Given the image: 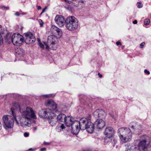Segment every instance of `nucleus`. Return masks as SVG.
Masks as SVG:
<instances>
[{"label":"nucleus","mask_w":151,"mask_h":151,"mask_svg":"<svg viewBox=\"0 0 151 151\" xmlns=\"http://www.w3.org/2000/svg\"><path fill=\"white\" fill-rule=\"evenodd\" d=\"M24 35L25 37V39L24 41L26 43H32L35 41V36L32 33L29 32L24 33Z\"/></svg>","instance_id":"9b49d317"},{"label":"nucleus","mask_w":151,"mask_h":151,"mask_svg":"<svg viewBox=\"0 0 151 151\" xmlns=\"http://www.w3.org/2000/svg\"><path fill=\"white\" fill-rule=\"evenodd\" d=\"M129 127L137 131L141 130V126L136 122H133L130 123Z\"/></svg>","instance_id":"dca6fc26"},{"label":"nucleus","mask_w":151,"mask_h":151,"mask_svg":"<svg viewBox=\"0 0 151 151\" xmlns=\"http://www.w3.org/2000/svg\"><path fill=\"white\" fill-rule=\"evenodd\" d=\"M56 41V40H55L54 43H52V42H50V43H49L48 42V38H47V42L44 43V44L46 45V49L48 50L49 49L50 47H51L52 49V50H56L57 48Z\"/></svg>","instance_id":"f3484780"},{"label":"nucleus","mask_w":151,"mask_h":151,"mask_svg":"<svg viewBox=\"0 0 151 151\" xmlns=\"http://www.w3.org/2000/svg\"><path fill=\"white\" fill-rule=\"evenodd\" d=\"M145 42H143L140 44V48H143L144 46L145 45Z\"/></svg>","instance_id":"cd10ccee"},{"label":"nucleus","mask_w":151,"mask_h":151,"mask_svg":"<svg viewBox=\"0 0 151 151\" xmlns=\"http://www.w3.org/2000/svg\"><path fill=\"white\" fill-rule=\"evenodd\" d=\"M41 9V7L40 6H38L37 9L38 10H39L40 9Z\"/></svg>","instance_id":"79ce46f5"},{"label":"nucleus","mask_w":151,"mask_h":151,"mask_svg":"<svg viewBox=\"0 0 151 151\" xmlns=\"http://www.w3.org/2000/svg\"><path fill=\"white\" fill-rule=\"evenodd\" d=\"M43 96L45 97L48 98L50 96H51L52 94H50L44 95H43Z\"/></svg>","instance_id":"7c9ffc66"},{"label":"nucleus","mask_w":151,"mask_h":151,"mask_svg":"<svg viewBox=\"0 0 151 151\" xmlns=\"http://www.w3.org/2000/svg\"><path fill=\"white\" fill-rule=\"evenodd\" d=\"M15 52L16 55L17 57H23L24 56L23 50L22 48H17Z\"/></svg>","instance_id":"6ab92c4d"},{"label":"nucleus","mask_w":151,"mask_h":151,"mask_svg":"<svg viewBox=\"0 0 151 151\" xmlns=\"http://www.w3.org/2000/svg\"><path fill=\"white\" fill-rule=\"evenodd\" d=\"M93 115L95 118H104L106 116V114L104 111L101 109H98L93 113Z\"/></svg>","instance_id":"f8f14e48"},{"label":"nucleus","mask_w":151,"mask_h":151,"mask_svg":"<svg viewBox=\"0 0 151 151\" xmlns=\"http://www.w3.org/2000/svg\"><path fill=\"white\" fill-rule=\"evenodd\" d=\"M114 133V129L111 127H107L104 132V134L108 138L112 137Z\"/></svg>","instance_id":"4468645a"},{"label":"nucleus","mask_w":151,"mask_h":151,"mask_svg":"<svg viewBox=\"0 0 151 151\" xmlns=\"http://www.w3.org/2000/svg\"><path fill=\"white\" fill-rule=\"evenodd\" d=\"M118 134L123 143H126L130 141L132 137V133L128 128L122 127L119 128L117 130Z\"/></svg>","instance_id":"20e7f679"},{"label":"nucleus","mask_w":151,"mask_h":151,"mask_svg":"<svg viewBox=\"0 0 151 151\" xmlns=\"http://www.w3.org/2000/svg\"><path fill=\"white\" fill-rule=\"evenodd\" d=\"M3 43V40L2 35L0 34V45H1Z\"/></svg>","instance_id":"bb28decb"},{"label":"nucleus","mask_w":151,"mask_h":151,"mask_svg":"<svg viewBox=\"0 0 151 151\" xmlns=\"http://www.w3.org/2000/svg\"><path fill=\"white\" fill-rule=\"evenodd\" d=\"M15 15H16L17 16H18L20 14L19 12H17L15 13Z\"/></svg>","instance_id":"58836bf2"},{"label":"nucleus","mask_w":151,"mask_h":151,"mask_svg":"<svg viewBox=\"0 0 151 151\" xmlns=\"http://www.w3.org/2000/svg\"><path fill=\"white\" fill-rule=\"evenodd\" d=\"M85 1L83 0H79V4L82 3V4H84Z\"/></svg>","instance_id":"2f4dec72"},{"label":"nucleus","mask_w":151,"mask_h":151,"mask_svg":"<svg viewBox=\"0 0 151 151\" xmlns=\"http://www.w3.org/2000/svg\"><path fill=\"white\" fill-rule=\"evenodd\" d=\"M43 12H42L41 13V14H42V13H43Z\"/></svg>","instance_id":"8fccbe9b"},{"label":"nucleus","mask_w":151,"mask_h":151,"mask_svg":"<svg viewBox=\"0 0 151 151\" xmlns=\"http://www.w3.org/2000/svg\"><path fill=\"white\" fill-rule=\"evenodd\" d=\"M79 25L78 19L74 16L68 17L65 19V27L69 31H73L77 30Z\"/></svg>","instance_id":"0eeeda50"},{"label":"nucleus","mask_w":151,"mask_h":151,"mask_svg":"<svg viewBox=\"0 0 151 151\" xmlns=\"http://www.w3.org/2000/svg\"><path fill=\"white\" fill-rule=\"evenodd\" d=\"M12 36L11 34L10 33H7L5 37V39L6 42H10L11 41Z\"/></svg>","instance_id":"412c9836"},{"label":"nucleus","mask_w":151,"mask_h":151,"mask_svg":"<svg viewBox=\"0 0 151 151\" xmlns=\"http://www.w3.org/2000/svg\"><path fill=\"white\" fill-rule=\"evenodd\" d=\"M29 133L27 132H25L24 134V136L25 137H28L29 136Z\"/></svg>","instance_id":"c85d7f7f"},{"label":"nucleus","mask_w":151,"mask_h":151,"mask_svg":"<svg viewBox=\"0 0 151 151\" xmlns=\"http://www.w3.org/2000/svg\"><path fill=\"white\" fill-rule=\"evenodd\" d=\"M46 150V148L45 147H44L41 148L40 150V151H45Z\"/></svg>","instance_id":"f704fd0d"},{"label":"nucleus","mask_w":151,"mask_h":151,"mask_svg":"<svg viewBox=\"0 0 151 151\" xmlns=\"http://www.w3.org/2000/svg\"><path fill=\"white\" fill-rule=\"evenodd\" d=\"M15 103H14L13 106L11 108L12 116L9 115H4L2 117L3 126L6 129L12 128L14 126V121H16L17 124L19 123L14 113V110H16L14 106V104Z\"/></svg>","instance_id":"7ed1b4c3"},{"label":"nucleus","mask_w":151,"mask_h":151,"mask_svg":"<svg viewBox=\"0 0 151 151\" xmlns=\"http://www.w3.org/2000/svg\"><path fill=\"white\" fill-rule=\"evenodd\" d=\"M66 2H68L69 1L68 0H64Z\"/></svg>","instance_id":"49530a36"},{"label":"nucleus","mask_w":151,"mask_h":151,"mask_svg":"<svg viewBox=\"0 0 151 151\" xmlns=\"http://www.w3.org/2000/svg\"><path fill=\"white\" fill-rule=\"evenodd\" d=\"M16 110L19 111L21 114V118L19 119L21 126L23 127H30L31 125L30 119L32 118L36 119L37 117L32 109L29 107H27L25 110H23L22 106L16 102L14 104Z\"/></svg>","instance_id":"f257e3e1"},{"label":"nucleus","mask_w":151,"mask_h":151,"mask_svg":"<svg viewBox=\"0 0 151 151\" xmlns=\"http://www.w3.org/2000/svg\"><path fill=\"white\" fill-rule=\"evenodd\" d=\"M151 139L150 137L146 135L141 137L138 147L133 146L132 151H145L147 145L150 143Z\"/></svg>","instance_id":"423d86ee"},{"label":"nucleus","mask_w":151,"mask_h":151,"mask_svg":"<svg viewBox=\"0 0 151 151\" xmlns=\"http://www.w3.org/2000/svg\"><path fill=\"white\" fill-rule=\"evenodd\" d=\"M114 143H113V144L114 145L117 142V140L116 139H114Z\"/></svg>","instance_id":"4c0bfd02"},{"label":"nucleus","mask_w":151,"mask_h":151,"mask_svg":"<svg viewBox=\"0 0 151 151\" xmlns=\"http://www.w3.org/2000/svg\"><path fill=\"white\" fill-rule=\"evenodd\" d=\"M94 125L97 128L101 129L103 128L105 125L104 121L102 119H98L94 122Z\"/></svg>","instance_id":"2eb2a0df"},{"label":"nucleus","mask_w":151,"mask_h":151,"mask_svg":"<svg viewBox=\"0 0 151 151\" xmlns=\"http://www.w3.org/2000/svg\"><path fill=\"white\" fill-rule=\"evenodd\" d=\"M73 118L71 116H66L64 123L67 127L71 126L72 132L73 134H76L78 133L80 129L81 128L80 122V121L77 120L73 121Z\"/></svg>","instance_id":"39448f33"},{"label":"nucleus","mask_w":151,"mask_h":151,"mask_svg":"<svg viewBox=\"0 0 151 151\" xmlns=\"http://www.w3.org/2000/svg\"><path fill=\"white\" fill-rule=\"evenodd\" d=\"M65 128L63 123H60L56 127V130L58 132L62 131L63 129Z\"/></svg>","instance_id":"aec40b11"},{"label":"nucleus","mask_w":151,"mask_h":151,"mask_svg":"<svg viewBox=\"0 0 151 151\" xmlns=\"http://www.w3.org/2000/svg\"><path fill=\"white\" fill-rule=\"evenodd\" d=\"M36 149H32V148H30L29 149V150H33V151H34Z\"/></svg>","instance_id":"37998d69"},{"label":"nucleus","mask_w":151,"mask_h":151,"mask_svg":"<svg viewBox=\"0 0 151 151\" xmlns=\"http://www.w3.org/2000/svg\"><path fill=\"white\" fill-rule=\"evenodd\" d=\"M66 116L65 115L63 114H60L56 117L57 121L59 123H63L65 121Z\"/></svg>","instance_id":"a211bd4d"},{"label":"nucleus","mask_w":151,"mask_h":151,"mask_svg":"<svg viewBox=\"0 0 151 151\" xmlns=\"http://www.w3.org/2000/svg\"><path fill=\"white\" fill-rule=\"evenodd\" d=\"M45 8L44 9L42 10V12H44L45 11Z\"/></svg>","instance_id":"c03bdc74"},{"label":"nucleus","mask_w":151,"mask_h":151,"mask_svg":"<svg viewBox=\"0 0 151 151\" xmlns=\"http://www.w3.org/2000/svg\"><path fill=\"white\" fill-rule=\"evenodd\" d=\"M150 23V20L148 19H146L144 20V23L146 25H148Z\"/></svg>","instance_id":"b1692460"},{"label":"nucleus","mask_w":151,"mask_h":151,"mask_svg":"<svg viewBox=\"0 0 151 151\" xmlns=\"http://www.w3.org/2000/svg\"><path fill=\"white\" fill-rule=\"evenodd\" d=\"M137 4H138L137 7L138 8H142L143 7V5L142 4V2L141 1L138 2Z\"/></svg>","instance_id":"a878e982"},{"label":"nucleus","mask_w":151,"mask_h":151,"mask_svg":"<svg viewBox=\"0 0 151 151\" xmlns=\"http://www.w3.org/2000/svg\"><path fill=\"white\" fill-rule=\"evenodd\" d=\"M133 23L134 24H136L137 23V20H135L133 21Z\"/></svg>","instance_id":"ea45409f"},{"label":"nucleus","mask_w":151,"mask_h":151,"mask_svg":"<svg viewBox=\"0 0 151 151\" xmlns=\"http://www.w3.org/2000/svg\"><path fill=\"white\" fill-rule=\"evenodd\" d=\"M30 19H34L33 18H30Z\"/></svg>","instance_id":"de8ad7c7"},{"label":"nucleus","mask_w":151,"mask_h":151,"mask_svg":"<svg viewBox=\"0 0 151 151\" xmlns=\"http://www.w3.org/2000/svg\"><path fill=\"white\" fill-rule=\"evenodd\" d=\"M51 31L53 35L48 36V42L54 43L57 39L60 38L62 36V32L60 29L55 25L52 26Z\"/></svg>","instance_id":"6e6552de"},{"label":"nucleus","mask_w":151,"mask_h":151,"mask_svg":"<svg viewBox=\"0 0 151 151\" xmlns=\"http://www.w3.org/2000/svg\"><path fill=\"white\" fill-rule=\"evenodd\" d=\"M11 41L15 45L20 46L24 42L23 37L19 33H14L12 36Z\"/></svg>","instance_id":"9d476101"},{"label":"nucleus","mask_w":151,"mask_h":151,"mask_svg":"<svg viewBox=\"0 0 151 151\" xmlns=\"http://www.w3.org/2000/svg\"><path fill=\"white\" fill-rule=\"evenodd\" d=\"M144 72L147 75H149L150 74V72L149 71H148L147 70L145 69L144 70Z\"/></svg>","instance_id":"473e14b6"},{"label":"nucleus","mask_w":151,"mask_h":151,"mask_svg":"<svg viewBox=\"0 0 151 151\" xmlns=\"http://www.w3.org/2000/svg\"><path fill=\"white\" fill-rule=\"evenodd\" d=\"M55 20L56 24L60 27L63 26L65 23V20L64 17L61 15L56 16Z\"/></svg>","instance_id":"ddd939ff"},{"label":"nucleus","mask_w":151,"mask_h":151,"mask_svg":"<svg viewBox=\"0 0 151 151\" xmlns=\"http://www.w3.org/2000/svg\"><path fill=\"white\" fill-rule=\"evenodd\" d=\"M38 41H39V45L40 47L42 49H43L44 48V45L41 42H40V40H39V39H38Z\"/></svg>","instance_id":"393cba45"},{"label":"nucleus","mask_w":151,"mask_h":151,"mask_svg":"<svg viewBox=\"0 0 151 151\" xmlns=\"http://www.w3.org/2000/svg\"><path fill=\"white\" fill-rule=\"evenodd\" d=\"M125 151H131V150H132L133 148V146L132 145L129 144H127L125 145Z\"/></svg>","instance_id":"4be33fe9"},{"label":"nucleus","mask_w":151,"mask_h":151,"mask_svg":"<svg viewBox=\"0 0 151 151\" xmlns=\"http://www.w3.org/2000/svg\"><path fill=\"white\" fill-rule=\"evenodd\" d=\"M37 129V127H35L33 128V130L34 132L36 131Z\"/></svg>","instance_id":"e433bc0d"},{"label":"nucleus","mask_w":151,"mask_h":151,"mask_svg":"<svg viewBox=\"0 0 151 151\" xmlns=\"http://www.w3.org/2000/svg\"><path fill=\"white\" fill-rule=\"evenodd\" d=\"M39 22L40 23L41 26H42L43 24V23L42 22V20L41 19H40L39 20Z\"/></svg>","instance_id":"c756f323"},{"label":"nucleus","mask_w":151,"mask_h":151,"mask_svg":"<svg viewBox=\"0 0 151 151\" xmlns=\"http://www.w3.org/2000/svg\"><path fill=\"white\" fill-rule=\"evenodd\" d=\"M116 44L117 45H121L122 44L120 42L118 41L116 42Z\"/></svg>","instance_id":"c9c22d12"},{"label":"nucleus","mask_w":151,"mask_h":151,"mask_svg":"<svg viewBox=\"0 0 151 151\" xmlns=\"http://www.w3.org/2000/svg\"><path fill=\"white\" fill-rule=\"evenodd\" d=\"M89 119L86 118H83L80 119V126L81 128L80 129H84L82 128V126H85V129H86L87 131L89 133H91L94 131V124H93L90 120V117H89Z\"/></svg>","instance_id":"1a4fd4ad"},{"label":"nucleus","mask_w":151,"mask_h":151,"mask_svg":"<svg viewBox=\"0 0 151 151\" xmlns=\"http://www.w3.org/2000/svg\"><path fill=\"white\" fill-rule=\"evenodd\" d=\"M46 105L49 108L42 109L39 113V115L42 117L47 118L48 117V122L52 126H55L57 122V117L54 116L53 111L57 109V104L52 100L47 101L45 103Z\"/></svg>","instance_id":"f03ea898"},{"label":"nucleus","mask_w":151,"mask_h":151,"mask_svg":"<svg viewBox=\"0 0 151 151\" xmlns=\"http://www.w3.org/2000/svg\"><path fill=\"white\" fill-rule=\"evenodd\" d=\"M50 143L48 142H43V144L44 145H50Z\"/></svg>","instance_id":"72a5a7b5"},{"label":"nucleus","mask_w":151,"mask_h":151,"mask_svg":"<svg viewBox=\"0 0 151 151\" xmlns=\"http://www.w3.org/2000/svg\"><path fill=\"white\" fill-rule=\"evenodd\" d=\"M26 14V13H25L23 14Z\"/></svg>","instance_id":"09e8293b"},{"label":"nucleus","mask_w":151,"mask_h":151,"mask_svg":"<svg viewBox=\"0 0 151 151\" xmlns=\"http://www.w3.org/2000/svg\"><path fill=\"white\" fill-rule=\"evenodd\" d=\"M0 9L3 10H8L9 9V6H5L4 5H1L0 6Z\"/></svg>","instance_id":"5701e85b"},{"label":"nucleus","mask_w":151,"mask_h":151,"mask_svg":"<svg viewBox=\"0 0 151 151\" xmlns=\"http://www.w3.org/2000/svg\"><path fill=\"white\" fill-rule=\"evenodd\" d=\"M98 75L99 76V77L101 78V77H102V75L101 74L99 73H98Z\"/></svg>","instance_id":"a19ab883"},{"label":"nucleus","mask_w":151,"mask_h":151,"mask_svg":"<svg viewBox=\"0 0 151 151\" xmlns=\"http://www.w3.org/2000/svg\"><path fill=\"white\" fill-rule=\"evenodd\" d=\"M111 116L112 117V118H114L115 119V118H114V115L111 114Z\"/></svg>","instance_id":"a18cd8bd"}]
</instances>
